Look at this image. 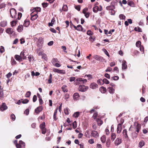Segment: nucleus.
Instances as JSON below:
<instances>
[{
  "label": "nucleus",
  "mask_w": 148,
  "mask_h": 148,
  "mask_svg": "<svg viewBox=\"0 0 148 148\" xmlns=\"http://www.w3.org/2000/svg\"><path fill=\"white\" fill-rule=\"evenodd\" d=\"M38 12L36 8L35 10L31 14V20L32 21H34L38 17L37 15Z\"/></svg>",
  "instance_id": "f257e3e1"
},
{
  "label": "nucleus",
  "mask_w": 148,
  "mask_h": 148,
  "mask_svg": "<svg viewBox=\"0 0 148 148\" xmlns=\"http://www.w3.org/2000/svg\"><path fill=\"white\" fill-rule=\"evenodd\" d=\"M10 13L11 16L12 18L16 19V12L15 9L12 8L10 9Z\"/></svg>",
  "instance_id": "f03ea898"
},
{
  "label": "nucleus",
  "mask_w": 148,
  "mask_h": 148,
  "mask_svg": "<svg viewBox=\"0 0 148 148\" xmlns=\"http://www.w3.org/2000/svg\"><path fill=\"white\" fill-rule=\"evenodd\" d=\"M88 88V86H85L84 85H81L79 86L78 89L79 91L84 92L86 91Z\"/></svg>",
  "instance_id": "7ed1b4c3"
},
{
  "label": "nucleus",
  "mask_w": 148,
  "mask_h": 148,
  "mask_svg": "<svg viewBox=\"0 0 148 148\" xmlns=\"http://www.w3.org/2000/svg\"><path fill=\"white\" fill-rule=\"evenodd\" d=\"M43 39L42 37H40L37 42L38 47L41 48L43 45Z\"/></svg>",
  "instance_id": "20e7f679"
},
{
  "label": "nucleus",
  "mask_w": 148,
  "mask_h": 148,
  "mask_svg": "<svg viewBox=\"0 0 148 148\" xmlns=\"http://www.w3.org/2000/svg\"><path fill=\"white\" fill-rule=\"evenodd\" d=\"M93 58L101 62H102L103 60H105L103 57L97 55H93Z\"/></svg>",
  "instance_id": "39448f33"
},
{
  "label": "nucleus",
  "mask_w": 148,
  "mask_h": 148,
  "mask_svg": "<svg viewBox=\"0 0 148 148\" xmlns=\"http://www.w3.org/2000/svg\"><path fill=\"white\" fill-rule=\"evenodd\" d=\"M135 127L134 128L136 132L138 133L141 129V125L140 124H139L137 123H135L134 124Z\"/></svg>",
  "instance_id": "423d86ee"
},
{
  "label": "nucleus",
  "mask_w": 148,
  "mask_h": 148,
  "mask_svg": "<svg viewBox=\"0 0 148 148\" xmlns=\"http://www.w3.org/2000/svg\"><path fill=\"white\" fill-rule=\"evenodd\" d=\"M123 121L124 120H122L121 121V123L118 124L117 129V133H120L121 132V125L123 124Z\"/></svg>",
  "instance_id": "0eeeda50"
},
{
  "label": "nucleus",
  "mask_w": 148,
  "mask_h": 148,
  "mask_svg": "<svg viewBox=\"0 0 148 148\" xmlns=\"http://www.w3.org/2000/svg\"><path fill=\"white\" fill-rule=\"evenodd\" d=\"M102 10V7L101 5L99 6V8L98 6H95L93 8V11L95 13H97L98 11H101Z\"/></svg>",
  "instance_id": "6e6552de"
},
{
  "label": "nucleus",
  "mask_w": 148,
  "mask_h": 148,
  "mask_svg": "<svg viewBox=\"0 0 148 148\" xmlns=\"http://www.w3.org/2000/svg\"><path fill=\"white\" fill-rule=\"evenodd\" d=\"M43 108L42 106H39L35 110V112L37 114H38L42 110Z\"/></svg>",
  "instance_id": "1a4fd4ad"
},
{
  "label": "nucleus",
  "mask_w": 148,
  "mask_h": 148,
  "mask_svg": "<svg viewBox=\"0 0 148 148\" xmlns=\"http://www.w3.org/2000/svg\"><path fill=\"white\" fill-rule=\"evenodd\" d=\"M91 134L92 136L95 138H97L99 136V134L98 132L95 130H93L92 131Z\"/></svg>",
  "instance_id": "9d476101"
},
{
  "label": "nucleus",
  "mask_w": 148,
  "mask_h": 148,
  "mask_svg": "<svg viewBox=\"0 0 148 148\" xmlns=\"http://www.w3.org/2000/svg\"><path fill=\"white\" fill-rule=\"evenodd\" d=\"M76 80L77 81H79V84H84L85 83H86L87 82V80L86 79H83L82 78H79L77 79Z\"/></svg>",
  "instance_id": "9b49d317"
},
{
  "label": "nucleus",
  "mask_w": 148,
  "mask_h": 148,
  "mask_svg": "<svg viewBox=\"0 0 148 148\" xmlns=\"http://www.w3.org/2000/svg\"><path fill=\"white\" fill-rule=\"evenodd\" d=\"M8 108L7 106H6L5 103H3L0 107V110L2 111H3L6 110Z\"/></svg>",
  "instance_id": "f8f14e48"
},
{
  "label": "nucleus",
  "mask_w": 148,
  "mask_h": 148,
  "mask_svg": "<svg viewBox=\"0 0 148 148\" xmlns=\"http://www.w3.org/2000/svg\"><path fill=\"white\" fill-rule=\"evenodd\" d=\"M90 87L92 89H95L98 88V85L96 83H92L90 84Z\"/></svg>",
  "instance_id": "ddd939ff"
},
{
  "label": "nucleus",
  "mask_w": 148,
  "mask_h": 148,
  "mask_svg": "<svg viewBox=\"0 0 148 148\" xmlns=\"http://www.w3.org/2000/svg\"><path fill=\"white\" fill-rule=\"evenodd\" d=\"M122 69H125L127 68V65L126 64V62L125 60H123L122 61Z\"/></svg>",
  "instance_id": "4468645a"
},
{
  "label": "nucleus",
  "mask_w": 148,
  "mask_h": 148,
  "mask_svg": "<svg viewBox=\"0 0 148 148\" xmlns=\"http://www.w3.org/2000/svg\"><path fill=\"white\" fill-rule=\"evenodd\" d=\"M112 3L111 2V5L107 6L106 8V9L109 10H111L113 9H114L115 8V6L114 5H112Z\"/></svg>",
  "instance_id": "2eb2a0df"
},
{
  "label": "nucleus",
  "mask_w": 148,
  "mask_h": 148,
  "mask_svg": "<svg viewBox=\"0 0 148 148\" xmlns=\"http://www.w3.org/2000/svg\"><path fill=\"white\" fill-rule=\"evenodd\" d=\"M14 58L16 59V60H17L19 62H21L23 60L20 57V56L16 55L14 56Z\"/></svg>",
  "instance_id": "dca6fc26"
},
{
  "label": "nucleus",
  "mask_w": 148,
  "mask_h": 148,
  "mask_svg": "<svg viewBox=\"0 0 148 148\" xmlns=\"http://www.w3.org/2000/svg\"><path fill=\"white\" fill-rule=\"evenodd\" d=\"M121 143V139L118 138H117L115 141V144L116 145H118L120 144Z\"/></svg>",
  "instance_id": "f3484780"
},
{
  "label": "nucleus",
  "mask_w": 148,
  "mask_h": 148,
  "mask_svg": "<svg viewBox=\"0 0 148 148\" xmlns=\"http://www.w3.org/2000/svg\"><path fill=\"white\" fill-rule=\"evenodd\" d=\"M107 90L110 94H113L114 92V89L112 87H108Z\"/></svg>",
  "instance_id": "a211bd4d"
},
{
  "label": "nucleus",
  "mask_w": 148,
  "mask_h": 148,
  "mask_svg": "<svg viewBox=\"0 0 148 148\" xmlns=\"http://www.w3.org/2000/svg\"><path fill=\"white\" fill-rule=\"evenodd\" d=\"M73 98L75 100H77L79 98V94L77 93H75L73 95Z\"/></svg>",
  "instance_id": "6ab92c4d"
},
{
  "label": "nucleus",
  "mask_w": 148,
  "mask_h": 148,
  "mask_svg": "<svg viewBox=\"0 0 148 148\" xmlns=\"http://www.w3.org/2000/svg\"><path fill=\"white\" fill-rule=\"evenodd\" d=\"M99 90L101 93H105L106 91V89L104 87L102 86L100 88Z\"/></svg>",
  "instance_id": "aec40b11"
},
{
  "label": "nucleus",
  "mask_w": 148,
  "mask_h": 148,
  "mask_svg": "<svg viewBox=\"0 0 148 148\" xmlns=\"http://www.w3.org/2000/svg\"><path fill=\"white\" fill-rule=\"evenodd\" d=\"M145 145V143L143 140H141L139 143L138 147L141 148Z\"/></svg>",
  "instance_id": "412c9836"
},
{
  "label": "nucleus",
  "mask_w": 148,
  "mask_h": 148,
  "mask_svg": "<svg viewBox=\"0 0 148 148\" xmlns=\"http://www.w3.org/2000/svg\"><path fill=\"white\" fill-rule=\"evenodd\" d=\"M123 134L125 139H127V138L128 136L127 134V130L126 129H124L123 131Z\"/></svg>",
  "instance_id": "4be33fe9"
},
{
  "label": "nucleus",
  "mask_w": 148,
  "mask_h": 148,
  "mask_svg": "<svg viewBox=\"0 0 148 148\" xmlns=\"http://www.w3.org/2000/svg\"><path fill=\"white\" fill-rule=\"evenodd\" d=\"M29 25V22L28 20L26 19L25 20L23 24L24 26L26 27H27Z\"/></svg>",
  "instance_id": "5701e85b"
},
{
  "label": "nucleus",
  "mask_w": 148,
  "mask_h": 148,
  "mask_svg": "<svg viewBox=\"0 0 148 148\" xmlns=\"http://www.w3.org/2000/svg\"><path fill=\"white\" fill-rule=\"evenodd\" d=\"M6 32L7 33L9 34H12L13 31V29L11 28H8L6 30Z\"/></svg>",
  "instance_id": "b1692460"
},
{
  "label": "nucleus",
  "mask_w": 148,
  "mask_h": 148,
  "mask_svg": "<svg viewBox=\"0 0 148 148\" xmlns=\"http://www.w3.org/2000/svg\"><path fill=\"white\" fill-rule=\"evenodd\" d=\"M7 22L6 21H3L0 23V26L2 27H5L7 25Z\"/></svg>",
  "instance_id": "393cba45"
},
{
  "label": "nucleus",
  "mask_w": 148,
  "mask_h": 148,
  "mask_svg": "<svg viewBox=\"0 0 148 148\" xmlns=\"http://www.w3.org/2000/svg\"><path fill=\"white\" fill-rule=\"evenodd\" d=\"M23 26L22 25L19 26L17 29V31L19 32H22L23 30Z\"/></svg>",
  "instance_id": "a878e982"
},
{
  "label": "nucleus",
  "mask_w": 148,
  "mask_h": 148,
  "mask_svg": "<svg viewBox=\"0 0 148 148\" xmlns=\"http://www.w3.org/2000/svg\"><path fill=\"white\" fill-rule=\"evenodd\" d=\"M20 57L22 59L25 60L26 59V57L25 56L24 54V52L23 51H22L20 55Z\"/></svg>",
  "instance_id": "bb28decb"
},
{
  "label": "nucleus",
  "mask_w": 148,
  "mask_h": 148,
  "mask_svg": "<svg viewBox=\"0 0 148 148\" xmlns=\"http://www.w3.org/2000/svg\"><path fill=\"white\" fill-rule=\"evenodd\" d=\"M77 30L82 31L84 32L85 31V30H84V31L83 30V28L82 25H78L77 26Z\"/></svg>",
  "instance_id": "cd10ccee"
},
{
  "label": "nucleus",
  "mask_w": 148,
  "mask_h": 148,
  "mask_svg": "<svg viewBox=\"0 0 148 148\" xmlns=\"http://www.w3.org/2000/svg\"><path fill=\"white\" fill-rule=\"evenodd\" d=\"M116 138V135L114 133H112L111 134V140L112 141H114Z\"/></svg>",
  "instance_id": "c85d7f7f"
},
{
  "label": "nucleus",
  "mask_w": 148,
  "mask_h": 148,
  "mask_svg": "<svg viewBox=\"0 0 148 148\" xmlns=\"http://www.w3.org/2000/svg\"><path fill=\"white\" fill-rule=\"evenodd\" d=\"M134 30L136 31H137L138 32H142V30L141 28L139 27H135L134 28Z\"/></svg>",
  "instance_id": "c756f323"
},
{
  "label": "nucleus",
  "mask_w": 148,
  "mask_h": 148,
  "mask_svg": "<svg viewBox=\"0 0 148 148\" xmlns=\"http://www.w3.org/2000/svg\"><path fill=\"white\" fill-rule=\"evenodd\" d=\"M66 86L65 85H63L62 87V88L63 91L64 92H68V90L66 88Z\"/></svg>",
  "instance_id": "7c9ffc66"
},
{
  "label": "nucleus",
  "mask_w": 148,
  "mask_h": 148,
  "mask_svg": "<svg viewBox=\"0 0 148 148\" xmlns=\"http://www.w3.org/2000/svg\"><path fill=\"white\" fill-rule=\"evenodd\" d=\"M96 121L98 123V125H101L103 123L102 121L99 119H97L96 120Z\"/></svg>",
  "instance_id": "2f4dec72"
},
{
  "label": "nucleus",
  "mask_w": 148,
  "mask_h": 148,
  "mask_svg": "<svg viewBox=\"0 0 148 148\" xmlns=\"http://www.w3.org/2000/svg\"><path fill=\"white\" fill-rule=\"evenodd\" d=\"M79 115V112H77L74 113L73 115V116L75 118H77Z\"/></svg>",
  "instance_id": "473e14b6"
},
{
  "label": "nucleus",
  "mask_w": 148,
  "mask_h": 148,
  "mask_svg": "<svg viewBox=\"0 0 148 148\" xmlns=\"http://www.w3.org/2000/svg\"><path fill=\"white\" fill-rule=\"evenodd\" d=\"M101 142L103 143H104L106 140V137L105 135L103 136L101 138Z\"/></svg>",
  "instance_id": "72a5a7b5"
},
{
  "label": "nucleus",
  "mask_w": 148,
  "mask_h": 148,
  "mask_svg": "<svg viewBox=\"0 0 148 148\" xmlns=\"http://www.w3.org/2000/svg\"><path fill=\"white\" fill-rule=\"evenodd\" d=\"M52 78V75L51 74H50L49 78L48 80V83L49 84H51V83Z\"/></svg>",
  "instance_id": "f704fd0d"
},
{
  "label": "nucleus",
  "mask_w": 148,
  "mask_h": 148,
  "mask_svg": "<svg viewBox=\"0 0 148 148\" xmlns=\"http://www.w3.org/2000/svg\"><path fill=\"white\" fill-rule=\"evenodd\" d=\"M102 82H103V84L104 83L108 84L109 83V82L106 78L103 79L102 81Z\"/></svg>",
  "instance_id": "c9c22d12"
},
{
  "label": "nucleus",
  "mask_w": 148,
  "mask_h": 148,
  "mask_svg": "<svg viewBox=\"0 0 148 148\" xmlns=\"http://www.w3.org/2000/svg\"><path fill=\"white\" fill-rule=\"evenodd\" d=\"M17 21H12L11 22V26L13 27L16 25L17 23Z\"/></svg>",
  "instance_id": "e433bc0d"
},
{
  "label": "nucleus",
  "mask_w": 148,
  "mask_h": 148,
  "mask_svg": "<svg viewBox=\"0 0 148 148\" xmlns=\"http://www.w3.org/2000/svg\"><path fill=\"white\" fill-rule=\"evenodd\" d=\"M62 10L64 11H66L68 10V7L66 5H63V7H62Z\"/></svg>",
  "instance_id": "4c0bfd02"
},
{
  "label": "nucleus",
  "mask_w": 148,
  "mask_h": 148,
  "mask_svg": "<svg viewBox=\"0 0 148 148\" xmlns=\"http://www.w3.org/2000/svg\"><path fill=\"white\" fill-rule=\"evenodd\" d=\"M42 59H44L45 60H46L47 59V57L46 54L43 53L42 55Z\"/></svg>",
  "instance_id": "58836bf2"
},
{
  "label": "nucleus",
  "mask_w": 148,
  "mask_h": 148,
  "mask_svg": "<svg viewBox=\"0 0 148 148\" xmlns=\"http://www.w3.org/2000/svg\"><path fill=\"white\" fill-rule=\"evenodd\" d=\"M45 123H43L41 124L40 126V128L41 129H43L44 128H45Z\"/></svg>",
  "instance_id": "ea45409f"
},
{
  "label": "nucleus",
  "mask_w": 148,
  "mask_h": 148,
  "mask_svg": "<svg viewBox=\"0 0 148 148\" xmlns=\"http://www.w3.org/2000/svg\"><path fill=\"white\" fill-rule=\"evenodd\" d=\"M138 133H136V132H135L134 133L132 134V138L133 139L136 138L138 135Z\"/></svg>",
  "instance_id": "a19ab883"
},
{
  "label": "nucleus",
  "mask_w": 148,
  "mask_h": 148,
  "mask_svg": "<svg viewBox=\"0 0 148 148\" xmlns=\"http://www.w3.org/2000/svg\"><path fill=\"white\" fill-rule=\"evenodd\" d=\"M58 61V60L57 58H53L52 59L51 62L53 65L54 64Z\"/></svg>",
  "instance_id": "79ce46f5"
},
{
  "label": "nucleus",
  "mask_w": 148,
  "mask_h": 148,
  "mask_svg": "<svg viewBox=\"0 0 148 148\" xmlns=\"http://www.w3.org/2000/svg\"><path fill=\"white\" fill-rule=\"evenodd\" d=\"M5 51V49L4 47L2 46H1L0 48V52L1 53H3Z\"/></svg>",
  "instance_id": "37998d69"
},
{
  "label": "nucleus",
  "mask_w": 148,
  "mask_h": 148,
  "mask_svg": "<svg viewBox=\"0 0 148 148\" xmlns=\"http://www.w3.org/2000/svg\"><path fill=\"white\" fill-rule=\"evenodd\" d=\"M110 145V139L108 140L107 141L106 145L108 147H109Z\"/></svg>",
  "instance_id": "c03bdc74"
},
{
  "label": "nucleus",
  "mask_w": 148,
  "mask_h": 148,
  "mask_svg": "<svg viewBox=\"0 0 148 148\" xmlns=\"http://www.w3.org/2000/svg\"><path fill=\"white\" fill-rule=\"evenodd\" d=\"M119 17L121 19H125V16L123 14H120Z\"/></svg>",
  "instance_id": "a18cd8bd"
},
{
  "label": "nucleus",
  "mask_w": 148,
  "mask_h": 148,
  "mask_svg": "<svg viewBox=\"0 0 148 148\" xmlns=\"http://www.w3.org/2000/svg\"><path fill=\"white\" fill-rule=\"evenodd\" d=\"M31 93L30 91H27L25 94V97H29L31 95Z\"/></svg>",
  "instance_id": "49530a36"
},
{
  "label": "nucleus",
  "mask_w": 148,
  "mask_h": 148,
  "mask_svg": "<svg viewBox=\"0 0 148 148\" xmlns=\"http://www.w3.org/2000/svg\"><path fill=\"white\" fill-rule=\"evenodd\" d=\"M77 122L76 121H74L73 124V127L74 129H75L77 127Z\"/></svg>",
  "instance_id": "de8ad7c7"
},
{
  "label": "nucleus",
  "mask_w": 148,
  "mask_h": 148,
  "mask_svg": "<svg viewBox=\"0 0 148 148\" xmlns=\"http://www.w3.org/2000/svg\"><path fill=\"white\" fill-rule=\"evenodd\" d=\"M64 113L65 114L68 115L69 114V109L67 108H66L64 110Z\"/></svg>",
  "instance_id": "09e8293b"
},
{
  "label": "nucleus",
  "mask_w": 148,
  "mask_h": 148,
  "mask_svg": "<svg viewBox=\"0 0 148 148\" xmlns=\"http://www.w3.org/2000/svg\"><path fill=\"white\" fill-rule=\"evenodd\" d=\"M19 143L21 146H25V143L22 140H20Z\"/></svg>",
  "instance_id": "8fccbe9b"
},
{
  "label": "nucleus",
  "mask_w": 148,
  "mask_h": 148,
  "mask_svg": "<svg viewBox=\"0 0 148 148\" xmlns=\"http://www.w3.org/2000/svg\"><path fill=\"white\" fill-rule=\"evenodd\" d=\"M3 98V92L2 91L0 90V99H2Z\"/></svg>",
  "instance_id": "3c124183"
},
{
  "label": "nucleus",
  "mask_w": 148,
  "mask_h": 148,
  "mask_svg": "<svg viewBox=\"0 0 148 148\" xmlns=\"http://www.w3.org/2000/svg\"><path fill=\"white\" fill-rule=\"evenodd\" d=\"M22 16V14L21 13L19 12L18 13V15H17V18L18 20H20L21 18V17Z\"/></svg>",
  "instance_id": "603ef678"
},
{
  "label": "nucleus",
  "mask_w": 148,
  "mask_h": 148,
  "mask_svg": "<svg viewBox=\"0 0 148 148\" xmlns=\"http://www.w3.org/2000/svg\"><path fill=\"white\" fill-rule=\"evenodd\" d=\"M102 79H99L97 81V82L98 84L100 85H102L103 84V82H102Z\"/></svg>",
  "instance_id": "864d4df0"
},
{
  "label": "nucleus",
  "mask_w": 148,
  "mask_h": 148,
  "mask_svg": "<svg viewBox=\"0 0 148 148\" xmlns=\"http://www.w3.org/2000/svg\"><path fill=\"white\" fill-rule=\"evenodd\" d=\"M15 116L13 114H11V119L13 121H14L15 119Z\"/></svg>",
  "instance_id": "5fc2aeb1"
},
{
  "label": "nucleus",
  "mask_w": 148,
  "mask_h": 148,
  "mask_svg": "<svg viewBox=\"0 0 148 148\" xmlns=\"http://www.w3.org/2000/svg\"><path fill=\"white\" fill-rule=\"evenodd\" d=\"M88 142L90 144H92L94 143V139H91L89 140Z\"/></svg>",
  "instance_id": "6e6d98bb"
},
{
  "label": "nucleus",
  "mask_w": 148,
  "mask_h": 148,
  "mask_svg": "<svg viewBox=\"0 0 148 148\" xmlns=\"http://www.w3.org/2000/svg\"><path fill=\"white\" fill-rule=\"evenodd\" d=\"M119 77L118 76H115L112 77V79L114 80H117L119 79Z\"/></svg>",
  "instance_id": "4d7b16f0"
},
{
  "label": "nucleus",
  "mask_w": 148,
  "mask_h": 148,
  "mask_svg": "<svg viewBox=\"0 0 148 148\" xmlns=\"http://www.w3.org/2000/svg\"><path fill=\"white\" fill-rule=\"evenodd\" d=\"M141 43L140 41H138L136 43V46L137 47H139Z\"/></svg>",
  "instance_id": "13d9d810"
},
{
  "label": "nucleus",
  "mask_w": 148,
  "mask_h": 148,
  "mask_svg": "<svg viewBox=\"0 0 148 148\" xmlns=\"http://www.w3.org/2000/svg\"><path fill=\"white\" fill-rule=\"evenodd\" d=\"M87 34L89 36H92L93 34V33L91 32V31L90 30H88L87 32Z\"/></svg>",
  "instance_id": "bf43d9fd"
},
{
  "label": "nucleus",
  "mask_w": 148,
  "mask_h": 148,
  "mask_svg": "<svg viewBox=\"0 0 148 148\" xmlns=\"http://www.w3.org/2000/svg\"><path fill=\"white\" fill-rule=\"evenodd\" d=\"M33 58L32 56L31 55H30L28 57V58L30 62H31V61L33 60Z\"/></svg>",
  "instance_id": "052dcab7"
},
{
  "label": "nucleus",
  "mask_w": 148,
  "mask_h": 148,
  "mask_svg": "<svg viewBox=\"0 0 148 148\" xmlns=\"http://www.w3.org/2000/svg\"><path fill=\"white\" fill-rule=\"evenodd\" d=\"M75 79V77H71L69 78V81L71 82L74 81Z\"/></svg>",
  "instance_id": "680f3d73"
},
{
  "label": "nucleus",
  "mask_w": 148,
  "mask_h": 148,
  "mask_svg": "<svg viewBox=\"0 0 148 148\" xmlns=\"http://www.w3.org/2000/svg\"><path fill=\"white\" fill-rule=\"evenodd\" d=\"M41 130L42 131V133L43 134H45L47 131L46 129L45 128L43 129H41Z\"/></svg>",
  "instance_id": "e2e57ef3"
},
{
  "label": "nucleus",
  "mask_w": 148,
  "mask_h": 148,
  "mask_svg": "<svg viewBox=\"0 0 148 148\" xmlns=\"http://www.w3.org/2000/svg\"><path fill=\"white\" fill-rule=\"evenodd\" d=\"M88 9L86 8H84L83 10V13L84 14H85L86 13H87V12L88 11Z\"/></svg>",
  "instance_id": "0e129e2a"
},
{
  "label": "nucleus",
  "mask_w": 148,
  "mask_h": 148,
  "mask_svg": "<svg viewBox=\"0 0 148 148\" xmlns=\"http://www.w3.org/2000/svg\"><path fill=\"white\" fill-rule=\"evenodd\" d=\"M69 95L67 93L64 96V99H67L69 98Z\"/></svg>",
  "instance_id": "69168bd1"
},
{
  "label": "nucleus",
  "mask_w": 148,
  "mask_h": 148,
  "mask_svg": "<svg viewBox=\"0 0 148 148\" xmlns=\"http://www.w3.org/2000/svg\"><path fill=\"white\" fill-rule=\"evenodd\" d=\"M23 103H26L29 102V100L27 99H25L22 101Z\"/></svg>",
  "instance_id": "338daca9"
},
{
  "label": "nucleus",
  "mask_w": 148,
  "mask_h": 148,
  "mask_svg": "<svg viewBox=\"0 0 148 148\" xmlns=\"http://www.w3.org/2000/svg\"><path fill=\"white\" fill-rule=\"evenodd\" d=\"M111 11L110 12L111 15H114L115 14V11L114 9L110 10Z\"/></svg>",
  "instance_id": "774afa93"
}]
</instances>
